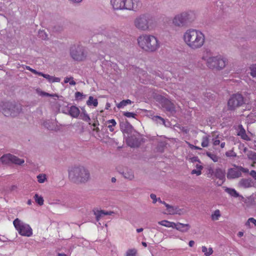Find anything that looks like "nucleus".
I'll return each instance as SVG.
<instances>
[{"mask_svg": "<svg viewBox=\"0 0 256 256\" xmlns=\"http://www.w3.org/2000/svg\"><path fill=\"white\" fill-rule=\"evenodd\" d=\"M182 38L186 44L192 50L200 48L206 42L204 34L200 30L190 28L183 34Z\"/></svg>", "mask_w": 256, "mask_h": 256, "instance_id": "obj_1", "label": "nucleus"}, {"mask_svg": "<svg viewBox=\"0 0 256 256\" xmlns=\"http://www.w3.org/2000/svg\"><path fill=\"white\" fill-rule=\"evenodd\" d=\"M202 60L206 62V66L210 69L212 70H221L228 64L226 58L220 54L213 56L212 52L208 48L203 51Z\"/></svg>", "mask_w": 256, "mask_h": 256, "instance_id": "obj_2", "label": "nucleus"}, {"mask_svg": "<svg viewBox=\"0 0 256 256\" xmlns=\"http://www.w3.org/2000/svg\"><path fill=\"white\" fill-rule=\"evenodd\" d=\"M137 41L139 47L145 52H153L160 47V42L152 34H142L138 38Z\"/></svg>", "mask_w": 256, "mask_h": 256, "instance_id": "obj_3", "label": "nucleus"}, {"mask_svg": "<svg viewBox=\"0 0 256 256\" xmlns=\"http://www.w3.org/2000/svg\"><path fill=\"white\" fill-rule=\"evenodd\" d=\"M134 26L140 32H149L156 26L154 18L148 14H142L134 20Z\"/></svg>", "mask_w": 256, "mask_h": 256, "instance_id": "obj_4", "label": "nucleus"}, {"mask_svg": "<svg viewBox=\"0 0 256 256\" xmlns=\"http://www.w3.org/2000/svg\"><path fill=\"white\" fill-rule=\"evenodd\" d=\"M196 18L194 11H184L176 14L172 20V24L176 27L186 28L190 26Z\"/></svg>", "mask_w": 256, "mask_h": 256, "instance_id": "obj_5", "label": "nucleus"}, {"mask_svg": "<svg viewBox=\"0 0 256 256\" xmlns=\"http://www.w3.org/2000/svg\"><path fill=\"white\" fill-rule=\"evenodd\" d=\"M70 180L77 184L86 182L90 178V173L84 166H80L70 168L68 172Z\"/></svg>", "mask_w": 256, "mask_h": 256, "instance_id": "obj_6", "label": "nucleus"}, {"mask_svg": "<svg viewBox=\"0 0 256 256\" xmlns=\"http://www.w3.org/2000/svg\"><path fill=\"white\" fill-rule=\"evenodd\" d=\"M70 54L74 61L84 62L87 60L88 52L86 48L80 43H76L70 48Z\"/></svg>", "mask_w": 256, "mask_h": 256, "instance_id": "obj_7", "label": "nucleus"}, {"mask_svg": "<svg viewBox=\"0 0 256 256\" xmlns=\"http://www.w3.org/2000/svg\"><path fill=\"white\" fill-rule=\"evenodd\" d=\"M22 110L21 106L14 102H2L0 103V112L6 116H16Z\"/></svg>", "mask_w": 256, "mask_h": 256, "instance_id": "obj_8", "label": "nucleus"}, {"mask_svg": "<svg viewBox=\"0 0 256 256\" xmlns=\"http://www.w3.org/2000/svg\"><path fill=\"white\" fill-rule=\"evenodd\" d=\"M13 224L20 235L28 237L32 236V228L28 224L24 222L18 218L14 220Z\"/></svg>", "mask_w": 256, "mask_h": 256, "instance_id": "obj_9", "label": "nucleus"}, {"mask_svg": "<svg viewBox=\"0 0 256 256\" xmlns=\"http://www.w3.org/2000/svg\"><path fill=\"white\" fill-rule=\"evenodd\" d=\"M104 34L106 38V44L111 46L118 42L120 36V32L115 28H110L104 32Z\"/></svg>", "mask_w": 256, "mask_h": 256, "instance_id": "obj_10", "label": "nucleus"}, {"mask_svg": "<svg viewBox=\"0 0 256 256\" xmlns=\"http://www.w3.org/2000/svg\"><path fill=\"white\" fill-rule=\"evenodd\" d=\"M244 104V98L242 94L239 93L233 94L230 96L228 102V110H234Z\"/></svg>", "mask_w": 256, "mask_h": 256, "instance_id": "obj_11", "label": "nucleus"}, {"mask_svg": "<svg viewBox=\"0 0 256 256\" xmlns=\"http://www.w3.org/2000/svg\"><path fill=\"white\" fill-rule=\"evenodd\" d=\"M0 160L2 162L5 164L13 163L18 165H22L24 162V159L19 158L17 156L10 154L4 155L0 158Z\"/></svg>", "mask_w": 256, "mask_h": 256, "instance_id": "obj_12", "label": "nucleus"}, {"mask_svg": "<svg viewBox=\"0 0 256 256\" xmlns=\"http://www.w3.org/2000/svg\"><path fill=\"white\" fill-rule=\"evenodd\" d=\"M126 10L137 12L139 10L142 6V3L140 0H126Z\"/></svg>", "mask_w": 256, "mask_h": 256, "instance_id": "obj_13", "label": "nucleus"}, {"mask_svg": "<svg viewBox=\"0 0 256 256\" xmlns=\"http://www.w3.org/2000/svg\"><path fill=\"white\" fill-rule=\"evenodd\" d=\"M234 168H230L228 170L226 177L228 180L238 178L242 176V173L238 168V166L234 164Z\"/></svg>", "mask_w": 256, "mask_h": 256, "instance_id": "obj_14", "label": "nucleus"}, {"mask_svg": "<svg viewBox=\"0 0 256 256\" xmlns=\"http://www.w3.org/2000/svg\"><path fill=\"white\" fill-rule=\"evenodd\" d=\"M120 128L121 130L124 134V136H128L130 134H133L134 133H136V132L134 130L132 126L127 121L123 122L120 124Z\"/></svg>", "mask_w": 256, "mask_h": 256, "instance_id": "obj_15", "label": "nucleus"}, {"mask_svg": "<svg viewBox=\"0 0 256 256\" xmlns=\"http://www.w3.org/2000/svg\"><path fill=\"white\" fill-rule=\"evenodd\" d=\"M138 134V133L136 132V133H134L133 134H130L125 136L126 138L127 144L128 146L132 148L138 146L140 142L137 138Z\"/></svg>", "mask_w": 256, "mask_h": 256, "instance_id": "obj_16", "label": "nucleus"}, {"mask_svg": "<svg viewBox=\"0 0 256 256\" xmlns=\"http://www.w3.org/2000/svg\"><path fill=\"white\" fill-rule=\"evenodd\" d=\"M162 107L171 115L176 114V110L174 104L170 100L164 99L162 102Z\"/></svg>", "mask_w": 256, "mask_h": 256, "instance_id": "obj_17", "label": "nucleus"}, {"mask_svg": "<svg viewBox=\"0 0 256 256\" xmlns=\"http://www.w3.org/2000/svg\"><path fill=\"white\" fill-rule=\"evenodd\" d=\"M126 0H110V4L114 10H126Z\"/></svg>", "mask_w": 256, "mask_h": 256, "instance_id": "obj_18", "label": "nucleus"}, {"mask_svg": "<svg viewBox=\"0 0 256 256\" xmlns=\"http://www.w3.org/2000/svg\"><path fill=\"white\" fill-rule=\"evenodd\" d=\"M94 213L96 216L97 222L99 221L100 218L105 216L112 215L114 214L112 211H105L104 210H94Z\"/></svg>", "mask_w": 256, "mask_h": 256, "instance_id": "obj_19", "label": "nucleus"}, {"mask_svg": "<svg viewBox=\"0 0 256 256\" xmlns=\"http://www.w3.org/2000/svg\"><path fill=\"white\" fill-rule=\"evenodd\" d=\"M214 176L216 178L222 180V182L218 184L219 186H221L226 180L225 170L220 168H217L214 170Z\"/></svg>", "mask_w": 256, "mask_h": 256, "instance_id": "obj_20", "label": "nucleus"}, {"mask_svg": "<svg viewBox=\"0 0 256 256\" xmlns=\"http://www.w3.org/2000/svg\"><path fill=\"white\" fill-rule=\"evenodd\" d=\"M240 188H248L253 186V182L250 178H242L238 183Z\"/></svg>", "mask_w": 256, "mask_h": 256, "instance_id": "obj_21", "label": "nucleus"}, {"mask_svg": "<svg viewBox=\"0 0 256 256\" xmlns=\"http://www.w3.org/2000/svg\"><path fill=\"white\" fill-rule=\"evenodd\" d=\"M190 228V226L189 224H184L180 222L175 223V226L174 227V228H176L182 232H188Z\"/></svg>", "mask_w": 256, "mask_h": 256, "instance_id": "obj_22", "label": "nucleus"}, {"mask_svg": "<svg viewBox=\"0 0 256 256\" xmlns=\"http://www.w3.org/2000/svg\"><path fill=\"white\" fill-rule=\"evenodd\" d=\"M238 135L240 136L241 137V138L244 140H250V138L246 134V130L243 128L242 126V124L239 125L238 126Z\"/></svg>", "mask_w": 256, "mask_h": 256, "instance_id": "obj_23", "label": "nucleus"}, {"mask_svg": "<svg viewBox=\"0 0 256 256\" xmlns=\"http://www.w3.org/2000/svg\"><path fill=\"white\" fill-rule=\"evenodd\" d=\"M68 114L72 117L76 118L80 115V111L78 107L72 106L69 108Z\"/></svg>", "mask_w": 256, "mask_h": 256, "instance_id": "obj_24", "label": "nucleus"}, {"mask_svg": "<svg viewBox=\"0 0 256 256\" xmlns=\"http://www.w3.org/2000/svg\"><path fill=\"white\" fill-rule=\"evenodd\" d=\"M166 208L168 212L170 214H180L181 210L178 206H174L170 204H166Z\"/></svg>", "mask_w": 256, "mask_h": 256, "instance_id": "obj_25", "label": "nucleus"}, {"mask_svg": "<svg viewBox=\"0 0 256 256\" xmlns=\"http://www.w3.org/2000/svg\"><path fill=\"white\" fill-rule=\"evenodd\" d=\"M122 174L124 177L128 180H132L134 178V174L132 170L126 169L125 171H124Z\"/></svg>", "mask_w": 256, "mask_h": 256, "instance_id": "obj_26", "label": "nucleus"}, {"mask_svg": "<svg viewBox=\"0 0 256 256\" xmlns=\"http://www.w3.org/2000/svg\"><path fill=\"white\" fill-rule=\"evenodd\" d=\"M160 225L167 227V228H172L175 226V223L174 222H169L167 220H163L158 222Z\"/></svg>", "mask_w": 256, "mask_h": 256, "instance_id": "obj_27", "label": "nucleus"}, {"mask_svg": "<svg viewBox=\"0 0 256 256\" xmlns=\"http://www.w3.org/2000/svg\"><path fill=\"white\" fill-rule=\"evenodd\" d=\"M36 92L39 96H42L58 97L56 94H50L42 91L40 88H36Z\"/></svg>", "mask_w": 256, "mask_h": 256, "instance_id": "obj_28", "label": "nucleus"}, {"mask_svg": "<svg viewBox=\"0 0 256 256\" xmlns=\"http://www.w3.org/2000/svg\"><path fill=\"white\" fill-rule=\"evenodd\" d=\"M116 120L114 119L107 120L106 122V126L109 128L110 130L112 132L114 131V127L116 126Z\"/></svg>", "mask_w": 256, "mask_h": 256, "instance_id": "obj_29", "label": "nucleus"}, {"mask_svg": "<svg viewBox=\"0 0 256 256\" xmlns=\"http://www.w3.org/2000/svg\"><path fill=\"white\" fill-rule=\"evenodd\" d=\"M224 190L232 196L238 198L240 196L239 194L234 188H226Z\"/></svg>", "mask_w": 256, "mask_h": 256, "instance_id": "obj_30", "label": "nucleus"}, {"mask_svg": "<svg viewBox=\"0 0 256 256\" xmlns=\"http://www.w3.org/2000/svg\"><path fill=\"white\" fill-rule=\"evenodd\" d=\"M86 104L89 106H94L96 107L98 105V100L96 98H94L92 96H90L88 98V100L86 102Z\"/></svg>", "mask_w": 256, "mask_h": 256, "instance_id": "obj_31", "label": "nucleus"}, {"mask_svg": "<svg viewBox=\"0 0 256 256\" xmlns=\"http://www.w3.org/2000/svg\"><path fill=\"white\" fill-rule=\"evenodd\" d=\"M80 114L82 120L86 122H90V118L84 109H82V112Z\"/></svg>", "mask_w": 256, "mask_h": 256, "instance_id": "obj_32", "label": "nucleus"}, {"mask_svg": "<svg viewBox=\"0 0 256 256\" xmlns=\"http://www.w3.org/2000/svg\"><path fill=\"white\" fill-rule=\"evenodd\" d=\"M221 214L219 210H216L214 211V212L212 214L211 218L212 220H218V218L220 217Z\"/></svg>", "mask_w": 256, "mask_h": 256, "instance_id": "obj_33", "label": "nucleus"}, {"mask_svg": "<svg viewBox=\"0 0 256 256\" xmlns=\"http://www.w3.org/2000/svg\"><path fill=\"white\" fill-rule=\"evenodd\" d=\"M38 36L42 40H48V35L44 30H40L38 32Z\"/></svg>", "mask_w": 256, "mask_h": 256, "instance_id": "obj_34", "label": "nucleus"}, {"mask_svg": "<svg viewBox=\"0 0 256 256\" xmlns=\"http://www.w3.org/2000/svg\"><path fill=\"white\" fill-rule=\"evenodd\" d=\"M132 102L130 100H123L117 104V107L118 108H122L127 104H130Z\"/></svg>", "mask_w": 256, "mask_h": 256, "instance_id": "obj_35", "label": "nucleus"}, {"mask_svg": "<svg viewBox=\"0 0 256 256\" xmlns=\"http://www.w3.org/2000/svg\"><path fill=\"white\" fill-rule=\"evenodd\" d=\"M247 155L248 159L253 160L254 162L256 164V152L252 151H249Z\"/></svg>", "mask_w": 256, "mask_h": 256, "instance_id": "obj_36", "label": "nucleus"}, {"mask_svg": "<svg viewBox=\"0 0 256 256\" xmlns=\"http://www.w3.org/2000/svg\"><path fill=\"white\" fill-rule=\"evenodd\" d=\"M250 74L254 78H256V64L250 66Z\"/></svg>", "mask_w": 256, "mask_h": 256, "instance_id": "obj_37", "label": "nucleus"}, {"mask_svg": "<svg viewBox=\"0 0 256 256\" xmlns=\"http://www.w3.org/2000/svg\"><path fill=\"white\" fill-rule=\"evenodd\" d=\"M251 224H252L254 226H256V220L253 218H249L246 222V225L248 226L249 228L252 226Z\"/></svg>", "mask_w": 256, "mask_h": 256, "instance_id": "obj_38", "label": "nucleus"}, {"mask_svg": "<svg viewBox=\"0 0 256 256\" xmlns=\"http://www.w3.org/2000/svg\"><path fill=\"white\" fill-rule=\"evenodd\" d=\"M34 198L36 202L40 206H42L44 204V199L42 196H40L38 194H36Z\"/></svg>", "mask_w": 256, "mask_h": 256, "instance_id": "obj_39", "label": "nucleus"}, {"mask_svg": "<svg viewBox=\"0 0 256 256\" xmlns=\"http://www.w3.org/2000/svg\"><path fill=\"white\" fill-rule=\"evenodd\" d=\"M209 144V138L208 136H204L202 138V146L204 148L208 147Z\"/></svg>", "mask_w": 256, "mask_h": 256, "instance_id": "obj_40", "label": "nucleus"}, {"mask_svg": "<svg viewBox=\"0 0 256 256\" xmlns=\"http://www.w3.org/2000/svg\"><path fill=\"white\" fill-rule=\"evenodd\" d=\"M51 124L53 125V124L50 120H46L43 123V125L45 128L50 130H54V126H51Z\"/></svg>", "mask_w": 256, "mask_h": 256, "instance_id": "obj_41", "label": "nucleus"}, {"mask_svg": "<svg viewBox=\"0 0 256 256\" xmlns=\"http://www.w3.org/2000/svg\"><path fill=\"white\" fill-rule=\"evenodd\" d=\"M206 155L209 158H210L214 162H217L219 160L218 156L216 154L211 153L210 152H207Z\"/></svg>", "mask_w": 256, "mask_h": 256, "instance_id": "obj_42", "label": "nucleus"}, {"mask_svg": "<svg viewBox=\"0 0 256 256\" xmlns=\"http://www.w3.org/2000/svg\"><path fill=\"white\" fill-rule=\"evenodd\" d=\"M137 253V250L135 248L128 250L126 253V256H135Z\"/></svg>", "mask_w": 256, "mask_h": 256, "instance_id": "obj_43", "label": "nucleus"}, {"mask_svg": "<svg viewBox=\"0 0 256 256\" xmlns=\"http://www.w3.org/2000/svg\"><path fill=\"white\" fill-rule=\"evenodd\" d=\"M38 76H43L44 78H46L50 82H52V76H51L48 74H43L42 72H39Z\"/></svg>", "mask_w": 256, "mask_h": 256, "instance_id": "obj_44", "label": "nucleus"}, {"mask_svg": "<svg viewBox=\"0 0 256 256\" xmlns=\"http://www.w3.org/2000/svg\"><path fill=\"white\" fill-rule=\"evenodd\" d=\"M38 181L40 183H43L46 180V177L45 174H40L37 176Z\"/></svg>", "mask_w": 256, "mask_h": 256, "instance_id": "obj_45", "label": "nucleus"}, {"mask_svg": "<svg viewBox=\"0 0 256 256\" xmlns=\"http://www.w3.org/2000/svg\"><path fill=\"white\" fill-rule=\"evenodd\" d=\"M226 156L228 157L235 158L236 156V154L233 150H230L226 152Z\"/></svg>", "mask_w": 256, "mask_h": 256, "instance_id": "obj_46", "label": "nucleus"}, {"mask_svg": "<svg viewBox=\"0 0 256 256\" xmlns=\"http://www.w3.org/2000/svg\"><path fill=\"white\" fill-rule=\"evenodd\" d=\"M123 115L127 118H134L136 114L135 113L131 112H124Z\"/></svg>", "mask_w": 256, "mask_h": 256, "instance_id": "obj_47", "label": "nucleus"}, {"mask_svg": "<svg viewBox=\"0 0 256 256\" xmlns=\"http://www.w3.org/2000/svg\"><path fill=\"white\" fill-rule=\"evenodd\" d=\"M212 143L214 146H218L220 144V136L217 135L214 138H212Z\"/></svg>", "mask_w": 256, "mask_h": 256, "instance_id": "obj_48", "label": "nucleus"}, {"mask_svg": "<svg viewBox=\"0 0 256 256\" xmlns=\"http://www.w3.org/2000/svg\"><path fill=\"white\" fill-rule=\"evenodd\" d=\"M202 168V166H198V170H193L192 171V174H196L197 176H199L201 174V170Z\"/></svg>", "mask_w": 256, "mask_h": 256, "instance_id": "obj_49", "label": "nucleus"}, {"mask_svg": "<svg viewBox=\"0 0 256 256\" xmlns=\"http://www.w3.org/2000/svg\"><path fill=\"white\" fill-rule=\"evenodd\" d=\"M68 2L72 5H79L83 0H68Z\"/></svg>", "mask_w": 256, "mask_h": 256, "instance_id": "obj_50", "label": "nucleus"}, {"mask_svg": "<svg viewBox=\"0 0 256 256\" xmlns=\"http://www.w3.org/2000/svg\"><path fill=\"white\" fill-rule=\"evenodd\" d=\"M26 68L27 70H30V72H32L33 74H38H38H39V72H38L36 71V70L31 68L30 66H26Z\"/></svg>", "mask_w": 256, "mask_h": 256, "instance_id": "obj_51", "label": "nucleus"}, {"mask_svg": "<svg viewBox=\"0 0 256 256\" xmlns=\"http://www.w3.org/2000/svg\"><path fill=\"white\" fill-rule=\"evenodd\" d=\"M238 168H239V170L240 171V173H242V172L244 173H248L249 172L248 168H244L241 166H238Z\"/></svg>", "mask_w": 256, "mask_h": 256, "instance_id": "obj_52", "label": "nucleus"}, {"mask_svg": "<svg viewBox=\"0 0 256 256\" xmlns=\"http://www.w3.org/2000/svg\"><path fill=\"white\" fill-rule=\"evenodd\" d=\"M150 198L152 200V202L154 204L156 203L158 200V198H156V196L155 194H152L150 195Z\"/></svg>", "mask_w": 256, "mask_h": 256, "instance_id": "obj_53", "label": "nucleus"}, {"mask_svg": "<svg viewBox=\"0 0 256 256\" xmlns=\"http://www.w3.org/2000/svg\"><path fill=\"white\" fill-rule=\"evenodd\" d=\"M250 174L256 180V171L254 170H252Z\"/></svg>", "mask_w": 256, "mask_h": 256, "instance_id": "obj_54", "label": "nucleus"}, {"mask_svg": "<svg viewBox=\"0 0 256 256\" xmlns=\"http://www.w3.org/2000/svg\"><path fill=\"white\" fill-rule=\"evenodd\" d=\"M60 81V78L58 77L52 76V82H59Z\"/></svg>", "mask_w": 256, "mask_h": 256, "instance_id": "obj_55", "label": "nucleus"}, {"mask_svg": "<svg viewBox=\"0 0 256 256\" xmlns=\"http://www.w3.org/2000/svg\"><path fill=\"white\" fill-rule=\"evenodd\" d=\"M83 96L82 93H81L80 92H77L75 93V98H82Z\"/></svg>", "mask_w": 256, "mask_h": 256, "instance_id": "obj_56", "label": "nucleus"}, {"mask_svg": "<svg viewBox=\"0 0 256 256\" xmlns=\"http://www.w3.org/2000/svg\"><path fill=\"white\" fill-rule=\"evenodd\" d=\"M214 252V250L212 248H210L208 250V252H206V256H210Z\"/></svg>", "mask_w": 256, "mask_h": 256, "instance_id": "obj_57", "label": "nucleus"}, {"mask_svg": "<svg viewBox=\"0 0 256 256\" xmlns=\"http://www.w3.org/2000/svg\"><path fill=\"white\" fill-rule=\"evenodd\" d=\"M202 252L206 256V252H208V248L206 246H202Z\"/></svg>", "mask_w": 256, "mask_h": 256, "instance_id": "obj_58", "label": "nucleus"}, {"mask_svg": "<svg viewBox=\"0 0 256 256\" xmlns=\"http://www.w3.org/2000/svg\"><path fill=\"white\" fill-rule=\"evenodd\" d=\"M189 146L190 147L192 148V149H194V150H202L201 148H200V147L198 146H194L192 144H189Z\"/></svg>", "mask_w": 256, "mask_h": 256, "instance_id": "obj_59", "label": "nucleus"}, {"mask_svg": "<svg viewBox=\"0 0 256 256\" xmlns=\"http://www.w3.org/2000/svg\"><path fill=\"white\" fill-rule=\"evenodd\" d=\"M73 78H74L72 76H70V78L66 77L64 78V83H68L70 82V80H73Z\"/></svg>", "mask_w": 256, "mask_h": 256, "instance_id": "obj_60", "label": "nucleus"}, {"mask_svg": "<svg viewBox=\"0 0 256 256\" xmlns=\"http://www.w3.org/2000/svg\"><path fill=\"white\" fill-rule=\"evenodd\" d=\"M208 174H210L211 176H212L214 174V170L212 168H210L208 170Z\"/></svg>", "mask_w": 256, "mask_h": 256, "instance_id": "obj_61", "label": "nucleus"}, {"mask_svg": "<svg viewBox=\"0 0 256 256\" xmlns=\"http://www.w3.org/2000/svg\"><path fill=\"white\" fill-rule=\"evenodd\" d=\"M191 160L192 162H199V159L198 156H194V157L192 158Z\"/></svg>", "mask_w": 256, "mask_h": 256, "instance_id": "obj_62", "label": "nucleus"}, {"mask_svg": "<svg viewBox=\"0 0 256 256\" xmlns=\"http://www.w3.org/2000/svg\"><path fill=\"white\" fill-rule=\"evenodd\" d=\"M194 244V240H190L188 242V245L190 247H192Z\"/></svg>", "mask_w": 256, "mask_h": 256, "instance_id": "obj_63", "label": "nucleus"}, {"mask_svg": "<svg viewBox=\"0 0 256 256\" xmlns=\"http://www.w3.org/2000/svg\"><path fill=\"white\" fill-rule=\"evenodd\" d=\"M76 84V82L73 80H70V84L74 86Z\"/></svg>", "mask_w": 256, "mask_h": 256, "instance_id": "obj_64", "label": "nucleus"}]
</instances>
